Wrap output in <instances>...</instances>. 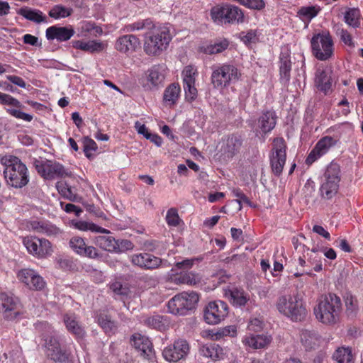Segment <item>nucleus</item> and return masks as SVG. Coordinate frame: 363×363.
Segmentation results:
<instances>
[{"label": "nucleus", "instance_id": "nucleus-59", "mask_svg": "<svg viewBox=\"0 0 363 363\" xmlns=\"http://www.w3.org/2000/svg\"><path fill=\"white\" fill-rule=\"evenodd\" d=\"M6 112L9 113L11 116L18 118L21 119L25 121L30 122L33 119V116L26 113L20 110L13 109V108H6Z\"/></svg>", "mask_w": 363, "mask_h": 363}, {"label": "nucleus", "instance_id": "nucleus-11", "mask_svg": "<svg viewBox=\"0 0 363 363\" xmlns=\"http://www.w3.org/2000/svg\"><path fill=\"white\" fill-rule=\"evenodd\" d=\"M23 244L30 255L38 258L46 257L52 252L50 242L45 238L27 236L23 238Z\"/></svg>", "mask_w": 363, "mask_h": 363}, {"label": "nucleus", "instance_id": "nucleus-6", "mask_svg": "<svg viewBox=\"0 0 363 363\" xmlns=\"http://www.w3.org/2000/svg\"><path fill=\"white\" fill-rule=\"evenodd\" d=\"M199 299V296L196 292H182L168 301V310L172 314L184 315L195 308Z\"/></svg>", "mask_w": 363, "mask_h": 363}, {"label": "nucleus", "instance_id": "nucleus-56", "mask_svg": "<svg viewBox=\"0 0 363 363\" xmlns=\"http://www.w3.org/2000/svg\"><path fill=\"white\" fill-rule=\"evenodd\" d=\"M186 284L190 286H196L201 283V276L194 272H184Z\"/></svg>", "mask_w": 363, "mask_h": 363}, {"label": "nucleus", "instance_id": "nucleus-22", "mask_svg": "<svg viewBox=\"0 0 363 363\" xmlns=\"http://www.w3.org/2000/svg\"><path fill=\"white\" fill-rule=\"evenodd\" d=\"M333 71L330 69H317L315 77V85L317 89L327 94L331 90Z\"/></svg>", "mask_w": 363, "mask_h": 363}, {"label": "nucleus", "instance_id": "nucleus-55", "mask_svg": "<svg viewBox=\"0 0 363 363\" xmlns=\"http://www.w3.org/2000/svg\"><path fill=\"white\" fill-rule=\"evenodd\" d=\"M336 33L340 36L341 40L347 45L350 47H354V44L352 41V35L346 30L339 26L336 28Z\"/></svg>", "mask_w": 363, "mask_h": 363}, {"label": "nucleus", "instance_id": "nucleus-29", "mask_svg": "<svg viewBox=\"0 0 363 363\" xmlns=\"http://www.w3.org/2000/svg\"><path fill=\"white\" fill-rule=\"evenodd\" d=\"M181 89L178 84H171L164 90L163 94L164 103L170 107L174 106L179 98Z\"/></svg>", "mask_w": 363, "mask_h": 363}, {"label": "nucleus", "instance_id": "nucleus-44", "mask_svg": "<svg viewBox=\"0 0 363 363\" xmlns=\"http://www.w3.org/2000/svg\"><path fill=\"white\" fill-rule=\"evenodd\" d=\"M144 323L147 326L158 330H162L165 328V322L162 316L155 315L151 317L146 318L144 320Z\"/></svg>", "mask_w": 363, "mask_h": 363}, {"label": "nucleus", "instance_id": "nucleus-1", "mask_svg": "<svg viewBox=\"0 0 363 363\" xmlns=\"http://www.w3.org/2000/svg\"><path fill=\"white\" fill-rule=\"evenodd\" d=\"M126 32L147 30L145 35L144 50L150 56L160 55L166 50L172 40L169 28L163 25L156 26L147 18L125 26Z\"/></svg>", "mask_w": 363, "mask_h": 363}, {"label": "nucleus", "instance_id": "nucleus-15", "mask_svg": "<svg viewBox=\"0 0 363 363\" xmlns=\"http://www.w3.org/2000/svg\"><path fill=\"white\" fill-rule=\"evenodd\" d=\"M189 350L188 342L184 339H178L163 350L162 355L168 362H177L186 358Z\"/></svg>", "mask_w": 363, "mask_h": 363}, {"label": "nucleus", "instance_id": "nucleus-63", "mask_svg": "<svg viewBox=\"0 0 363 363\" xmlns=\"http://www.w3.org/2000/svg\"><path fill=\"white\" fill-rule=\"evenodd\" d=\"M243 5L251 9L261 10L265 4L263 0H245Z\"/></svg>", "mask_w": 363, "mask_h": 363}, {"label": "nucleus", "instance_id": "nucleus-42", "mask_svg": "<svg viewBox=\"0 0 363 363\" xmlns=\"http://www.w3.org/2000/svg\"><path fill=\"white\" fill-rule=\"evenodd\" d=\"M74 225L75 228H77L79 230H82V231L90 230V231L94 232V233H104V234L110 233V231L108 230L105 229L102 227L98 226L97 225H96L91 222L79 220V221H77L74 224Z\"/></svg>", "mask_w": 363, "mask_h": 363}, {"label": "nucleus", "instance_id": "nucleus-26", "mask_svg": "<svg viewBox=\"0 0 363 363\" xmlns=\"http://www.w3.org/2000/svg\"><path fill=\"white\" fill-rule=\"evenodd\" d=\"M343 301L345 307V313L348 317H356L359 311V302L357 296L350 291L343 295Z\"/></svg>", "mask_w": 363, "mask_h": 363}, {"label": "nucleus", "instance_id": "nucleus-57", "mask_svg": "<svg viewBox=\"0 0 363 363\" xmlns=\"http://www.w3.org/2000/svg\"><path fill=\"white\" fill-rule=\"evenodd\" d=\"M35 272L33 269H25L20 271L18 274L19 279L26 284L28 286L30 285L32 278L34 276Z\"/></svg>", "mask_w": 363, "mask_h": 363}, {"label": "nucleus", "instance_id": "nucleus-2", "mask_svg": "<svg viewBox=\"0 0 363 363\" xmlns=\"http://www.w3.org/2000/svg\"><path fill=\"white\" fill-rule=\"evenodd\" d=\"M342 311V303L340 296L334 293L322 295L313 312L316 319L325 325L337 323Z\"/></svg>", "mask_w": 363, "mask_h": 363}, {"label": "nucleus", "instance_id": "nucleus-12", "mask_svg": "<svg viewBox=\"0 0 363 363\" xmlns=\"http://www.w3.org/2000/svg\"><path fill=\"white\" fill-rule=\"evenodd\" d=\"M228 314V306L223 301L210 302L204 310L203 318L211 325L220 323Z\"/></svg>", "mask_w": 363, "mask_h": 363}, {"label": "nucleus", "instance_id": "nucleus-47", "mask_svg": "<svg viewBox=\"0 0 363 363\" xmlns=\"http://www.w3.org/2000/svg\"><path fill=\"white\" fill-rule=\"evenodd\" d=\"M44 347L46 355L49 357L50 354L55 353L61 348L58 339L55 337H49L45 340Z\"/></svg>", "mask_w": 363, "mask_h": 363}, {"label": "nucleus", "instance_id": "nucleus-54", "mask_svg": "<svg viewBox=\"0 0 363 363\" xmlns=\"http://www.w3.org/2000/svg\"><path fill=\"white\" fill-rule=\"evenodd\" d=\"M233 196L238 199L235 201L239 204V210L242 208V204L245 203L250 207H255L250 200L246 196V195L239 189L233 190Z\"/></svg>", "mask_w": 363, "mask_h": 363}, {"label": "nucleus", "instance_id": "nucleus-21", "mask_svg": "<svg viewBox=\"0 0 363 363\" xmlns=\"http://www.w3.org/2000/svg\"><path fill=\"white\" fill-rule=\"evenodd\" d=\"M74 33V30L72 27L52 26L47 28L45 35L49 40L56 39L57 41L62 42L69 40Z\"/></svg>", "mask_w": 363, "mask_h": 363}, {"label": "nucleus", "instance_id": "nucleus-5", "mask_svg": "<svg viewBox=\"0 0 363 363\" xmlns=\"http://www.w3.org/2000/svg\"><path fill=\"white\" fill-rule=\"evenodd\" d=\"M211 17L218 23H242L244 22V13L237 6L231 4L218 5L211 10Z\"/></svg>", "mask_w": 363, "mask_h": 363}, {"label": "nucleus", "instance_id": "nucleus-62", "mask_svg": "<svg viewBox=\"0 0 363 363\" xmlns=\"http://www.w3.org/2000/svg\"><path fill=\"white\" fill-rule=\"evenodd\" d=\"M236 334V328L234 325H229L225 328H220L215 334L216 339L218 340L224 336H234Z\"/></svg>", "mask_w": 363, "mask_h": 363}, {"label": "nucleus", "instance_id": "nucleus-17", "mask_svg": "<svg viewBox=\"0 0 363 363\" xmlns=\"http://www.w3.org/2000/svg\"><path fill=\"white\" fill-rule=\"evenodd\" d=\"M69 247L77 255L89 257L90 259H96L100 257V254L94 246H89L86 244L84 238L74 236L69 242Z\"/></svg>", "mask_w": 363, "mask_h": 363}, {"label": "nucleus", "instance_id": "nucleus-23", "mask_svg": "<svg viewBox=\"0 0 363 363\" xmlns=\"http://www.w3.org/2000/svg\"><path fill=\"white\" fill-rule=\"evenodd\" d=\"M133 345L140 352V355L145 359H150L154 354L152 344L148 337L140 334L133 335Z\"/></svg>", "mask_w": 363, "mask_h": 363}, {"label": "nucleus", "instance_id": "nucleus-7", "mask_svg": "<svg viewBox=\"0 0 363 363\" xmlns=\"http://www.w3.org/2000/svg\"><path fill=\"white\" fill-rule=\"evenodd\" d=\"M240 75V72L234 65L223 64L213 68L211 83L214 88L222 89L238 81Z\"/></svg>", "mask_w": 363, "mask_h": 363}, {"label": "nucleus", "instance_id": "nucleus-40", "mask_svg": "<svg viewBox=\"0 0 363 363\" xmlns=\"http://www.w3.org/2000/svg\"><path fill=\"white\" fill-rule=\"evenodd\" d=\"M360 11L356 8H349L344 13L345 23L353 28H357L360 27Z\"/></svg>", "mask_w": 363, "mask_h": 363}, {"label": "nucleus", "instance_id": "nucleus-46", "mask_svg": "<svg viewBox=\"0 0 363 363\" xmlns=\"http://www.w3.org/2000/svg\"><path fill=\"white\" fill-rule=\"evenodd\" d=\"M110 289L116 295L118 296L119 298L121 300H124L130 294V289L126 286H123L118 281L112 283L110 286Z\"/></svg>", "mask_w": 363, "mask_h": 363}, {"label": "nucleus", "instance_id": "nucleus-16", "mask_svg": "<svg viewBox=\"0 0 363 363\" xmlns=\"http://www.w3.org/2000/svg\"><path fill=\"white\" fill-rule=\"evenodd\" d=\"M337 140L331 136H324L320 138L308 155L306 160V164H311L325 155L332 147L337 144Z\"/></svg>", "mask_w": 363, "mask_h": 363}, {"label": "nucleus", "instance_id": "nucleus-39", "mask_svg": "<svg viewBox=\"0 0 363 363\" xmlns=\"http://www.w3.org/2000/svg\"><path fill=\"white\" fill-rule=\"evenodd\" d=\"M271 341V336L267 335H252L246 337L245 340V342L247 345L255 349L264 348L268 345Z\"/></svg>", "mask_w": 363, "mask_h": 363}, {"label": "nucleus", "instance_id": "nucleus-33", "mask_svg": "<svg viewBox=\"0 0 363 363\" xmlns=\"http://www.w3.org/2000/svg\"><path fill=\"white\" fill-rule=\"evenodd\" d=\"M225 296L229 301L235 306H243L249 300V296L242 289L233 288L225 292Z\"/></svg>", "mask_w": 363, "mask_h": 363}, {"label": "nucleus", "instance_id": "nucleus-28", "mask_svg": "<svg viewBox=\"0 0 363 363\" xmlns=\"http://www.w3.org/2000/svg\"><path fill=\"white\" fill-rule=\"evenodd\" d=\"M321 180L331 182L335 184H340L341 180V170L340 165L334 162H330L326 167Z\"/></svg>", "mask_w": 363, "mask_h": 363}, {"label": "nucleus", "instance_id": "nucleus-50", "mask_svg": "<svg viewBox=\"0 0 363 363\" xmlns=\"http://www.w3.org/2000/svg\"><path fill=\"white\" fill-rule=\"evenodd\" d=\"M229 45V43L227 40L224 39L218 42L215 43L213 45L208 46L206 52L209 54L220 53L227 49Z\"/></svg>", "mask_w": 363, "mask_h": 363}, {"label": "nucleus", "instance_id": "nucleus-4", "mask_svg": "<svg viewBox=\"0 0 363 363\" xmlns=\"http://www.w3.org/2000/svg\"><path fill=\"white\" fill-rule=\"evenodd\" d=\"M4 178L7 184L16 189L26 186L29 182L26 166L16 157H11L5 161Z\"/></svg>", "mask_w": 363, "mask_h": 363}, {"label": "nucleus", "instance_id": "nucleus-19", "mask_svg": "<svg viewBox=\"0 0 363 363\" xmlns=\"http://www.w3.org/2000/svg\"><path fill=\"white\" fill-rule=\"evenodd\" d=\"M140 46L139 38L131 34L119 37L115 44L116 49L122 53L135 52Z\"/></svg>", "mask_w": 363, "mask_h": 363}, {"label": "nucleus", "instance_id": "nucleus-35", "mask_svg": "<svg viewBox=\"0 0 363 363\" xmlns=\"http://www.w3.org/2000/svg\"><path fill=\"white\" fill-rule=\"evenodd\" d=\"M17 13L22 16L26 19L36 23H40L46 21V16L39 10L32 9L28 7L21 8Z\"/></svg>", "mask_w": 363, "mask_h": 363}, {"label": "nucleus", "instance_id": "nucleus-41", "mask_svg": "<svg viewBox=\"0 0 363 363\" xmlns=\"http://www.w3.org/2000/svg\"><path fill=\"white\" fill-rule=\"evenodd\" d=\"M320 11V7L319 6H308L301 7L298 12L297 16L303 21H311L315 18L318 13Z\"/></svg>", "mask_w": 363, "mask_h": 363}, {"label": "nucleus", "instance_id": "nucleus-43", "mask_svg": "<svg viewBox=\"0 0 363 363\" xmlns=\"http://www.w3.org/2000/svg\"><path fill=\"white\" fill-rule=\"evenodd\" d=\"M333 357L337 363H352L353 357L349 347H339L333 354Z\"/></svg>", "mask_w": 363, "mask_h": 363}, {"label": "nucleus", "instance_id": "nucleus-24", "mask_svg": "<svg viewBox=\"0 0 363 363\" xmlns=\"http://www.w3.org/2000/svg\"><path fill=\"white\" fill-rule=\"evenodd\" d=\"M291 62L290 52L288 50L281 51L279 56V74L280 80L283 83H287L291 78Z\"/></svg>", "mask_w": 363, "mask_h": 363}, {"label": "nucleus", "instance_id": "nucleus-48", "mask_svg": "<svg viewBox=\"0 0 363 363\" xmlns=\"http://www.w3.org/2000/svg\"><path fill=\"white\" fill-rule=\"evenodd\" d=\"M70 353L66 350H57L55 353L50 354L49 358L57 363H68L69 361Z\"/></svg>", "mask_w": 363, "mask_h": 363}, {"label": "nucleus", "instance_id": "nucleus-14", "mask_svg": "<svg viewBox=\"0 0 363 363\" xmlns=\"http://www.w3.org/2000/svg\"><path fill=\"white\" fill-rule=\"evenodd\" d=\"M220 145V157L223 160L228 161L239 153L242 145V140L240 135L232 134L224 137Z\"/></svg>", "mask_w": 363, "mask_h": 363}, {"label": "nucleus", "instance_id": "nucleus-8", "mask_svg": "<svg viewBox=\"0 0 363 363\" xmlns=\"http://www.w3.org/2000/svg\"><path fill=\"white\" fill-rule=\"evenodd\" d=\"M286 144L284 138H274L269 155V160L272 172L277 177H279L283 172L286 160Z\"/></svg>", "mask_w": 363, "mask_h": 363}, {"label": "nucleus", "instance_id": "nucleus-52", "mask_svg": "<svg viewBox=\"0 0 363 363\" xmlns=\"http://www.w3.org/2000/svg\"><path fill=\"white\" fill-rule=\"evenodd\" d=\"M183 86L187 101H193L195 100L198 95L197 89L195 86V82L192 83H184Z\"/></svg>", "mask_w": 363, "mask_h": 363}, {"label": "nucleus", "instance_id": "nucleus-20", "mask_svg": "<svg viewBox=\"0 0 363 363\" xmlns=\"http://www.w3.org/2000/svg\"><path fill=\"white\" fill-rule=\"evenodd\" d=\"M63 322L68 332L74 335L77 338H82L85 336V330L74 313H65L63 315Z\"/></svg>", "mask_w": 363, "mask_h": 363}, {"label": "nucleus", "instance_id": "nucleus-49", "mask_svg": "<svg viewBox=\"0 0 363 363\" xmlns=\"http://www.w3.org/2000/svg\"><path fill=\"white\" fill-rule=\"evenodd\" d=\"M165 220L167 225L169 226L176 227L179 225L181 219L179 216L177 209L176 208H169L167 212Z\"/></svg>", "mask_w": 363, "mask_h": 363}, {"label": "nucleus", "instance_id": "nucleus-13", "mask_svg": "<svg viewBox=\"0 0 363 363\" xmlns=\"http://www.w3.org/2000/svg\"><path fill=\"white\" fill-rule=\"evenodd\" d=\"M18 298L5 292H0V313L7 320H13L20 314Z\"/></svg>", "mask_w": 363, "mask_h": 363}, {"label": "nucleus", "instance_id": "nucleus-10", "mask_svg": "<svg viewBox=\"0 0 363 363\" xmlns=\"http://www.w3.org/2000/svg\"><path fill=\"white\" fill-rule=\"evenodd\" d=\"M35 169L41 177L48 180L71 176V172L62 164L51 160L37 161Z\"/></svg>", "mask_w": 363, "mask_h": 363}, {"label": "nucleus", "instance_id": "nucleus-30", "mask_svg": "<svg viewBox=\"0 0 363 363\" xmlns=\"http://www.w3.org/2000/svg\"><path fill=\"white\" fill-rule=\"evenodd\" d=\"M30 227L36 233L48 236L56 235L60 232L58 228L48 221L35 220L31 222Z\"/></svg>", "mask_w": 363, "mask_h": 363}, {"label": "nucleus", "instance_id": "nucleus-60", "mask_svg": "<svg viewBox=\"0 0 363 363\" xmlns=\"http://www.w3.org/2000/svg\"><path fill=\"white\" fill-rule=\"evenodd\" d=\"M83 143L84 154L87 157H90V152L96 151L97 149V145L94 140L88 137L84 138Z\"/></svg>", "mask_w": 363, "mask_h": 363}, {"label": "nucleus", "instance_id": "nucleus-25", "mask_svg": "<svg viewBox=\"0 0 363 363\" xmlns=\"http://www.w3.org/2000/svg\"><path fill=\"white\" fill-rule=\"evenodd\" d=\"M96 319L100 327L108 335H113L117 331L118 323L112 320L107 311L97 313Z\"/></svg>", "mask_w": 363, "mask_h": 363}, {"label": "nucleus", "instance_id": "nucleus-58", "mask_svg": "<svg viewBox=\"0 0 363 363\" xmlns=\"http://www.w3.org/2000/svg\"><path fill=\"white\" fill-rule=\"evenodd\" d=\"M45 286V282L43 278L35 272L32 278V281H30V285H28V287L31 289L38 291L43 289Z\"/></svg>", "mask_w": 363, "mask_h": 363}, {"label": "nucleus", "instance_id": "nucleus-45", "mask_svg": "<svg viewBox=\"0 0 363 363\" xmlns=\"http://www.w3.org/2000/svg\"><path fill=\"white\" fill-rule=\"evenodd\" d=\"M72 12V9L70 8H67L61 5H56L49 11V16L51 18L58 19L70 16Z\"/></svg>", "mask_w": 363, "mask_h": 363}, {"label": "nucleus", "instance_id": "nucleus-36", "mask_svg": "<svg viewBox=\"0 0 363 363\" xmlns=\"http://www.w3.org/2000/svg\"><path fill=\"white\" fill-rule=\"evenodd\" d=\"M94 244L104 250L115 252L118 241L112 236L99 235L95 238Z\"/></svg>", "mask_w": 363, "mask_h": 363}, {"label": "nucleus", "instance_id": "nucleus-32", "mask_svg": "<svg viewBox=\"0 0 363 363\" xmlns=\"http://www.w3.org/2000/svg\"><path fill=\"white\" fill-rule=\"evenodd\" d=\"M72 45L74 48L79 49L91 53L100 52L104 49V45L96 40H72Z\"/></svg>", "mask_w": 363, "mask_h": 363}, {"label": "nucleus", "instance_id": "nucleus-9", "mask_svg": "<svg viewBox=\"0 0 363 363\" xmlns=\"http://www.w3.org/2000/svg\"><path fill=\"white\" fill-rule=\"evenodd\" d=\"M313 54L319 60H328L333 53V41L328 33L313 35L311 41Z\"/></svg>", "mask_w": 363, "mask_h": 363}, {"label": "nucleus", "instance_id": "nucleus-51", "mask_svg": "<svg viewBox=\"0 0 363 363\" xmlns=\"http://www.w3.org/2000/svg\"><path fill=\"white\" fill-rule=\"evenodd\" d=\"M0 104L1 105L12 106L16 108H21V103L12 96L0 92Z\"/></svg>", "mask_w": 363, "mask_h": 363}, {"label": "nucleus", "instance_id": "nucleus-61", "mask_svg": "<svg viewBox=\"0 0 363 363\" xmlns=\"http://www.w3.org/2000/svg\"><path fill=\"white\" fill-rule=\"evenodd\" d=\"M236 334V328L234 325H229L225 328H220L215 334L216 339L218 340L224 336H234Z\"/></svg>", "mask_w": 363, "mask_h": 363}, {"label": "nucleus", "instance_id": "nucleus-3", "mask_svg": "<svg viewBox=\"0 0 363 363\" xmlns=\"http://www.w3.org/2000/svg\"><path fill=\"white\" fill-rule=\"evenodd\" d=\"M276 307L278 311L292 321H301L306 316V309L298 294L284 295L278 298Z\"/></svg>", "mask_w": 363, "mask_h": 363}, {"label": "nucleus", "instance_id": "nucleus-31", "mask_svg": "<svg viewBox=\"0 0 363 363\" xmlns=\"http://www.w3.org/2000/svg\"><path fill=\"white\" fill-rule=\"evenodd\" d=\"M301 340L306 350H312L319 345L320 337L315 331L304 330L301 333Z\"/></svg>", "mask_w": 363, "mask_h": 363}, {"label": "nucleus", "instance_id": "nucleus-18", "mask_svg": "<svg viewBox=\"0 0 363 363\" xmlns=\"http://www.w3.org/2000/svg\"><path fill=\"white\" fill-rule=\"evenodd\" d=\"M130 261L135 266L145 269H155L162 264V259L149 253H139L131 255Z\"/></svg>", "mask_w": 363, "mask_h": 363}, {"label": "nucleus", "instance_id": "nucleus-34", "mask_svg": "<svg viewBox=\"0 0 363 363\" xmlns=\"http://www.w3.org/2000/svg\"><path fill=\"white\" fill-rule=\"evenodd\" d=\"M277 116L275 112L267 111L259 117V128L264 133L270 132L276 125Z\"/></svg>", "mask_w": 363, "mask_h": 363}, {"label": "nucleus", "instance_id": "nucleus-64", "mask_svg": "<svg viewBox=\"0 0 363 363\" xmlns=\"http://www.w3.org/2000/svg\"><path fill=\"white\" fill-rule=\"evenodd\" d=\"M118 241V247L116 252H122L127 250H133L134 245L128 240H121Z\"/></svg>", "mask_w": 363, "mask_h": 363}, {"label": "nucleus", "instance_id": "nucleus-53", "mask_svg": "<svg viewBox=\"0 0 363 363\" xmlns=\"http://www.w3.org/2000/svg\"><path fill=\"white\" fill-rule=\"evenodd\" d=\"M196 69H195L193 66L189 65L185 67L182 72L183 84L192 83L194 82H196Z\"/></svg>", "mask_w": 363, "mask_h": 363}, {"label": "nucleus", "instance_id": "nucleus-38", "mask_svg": "<svg viewBox=\"0 0 363 363\" xmlns=\"http://www.w3.org/2000/svg\"><path fill=\"white\" fill-rule=\"evenodd\" d=\"M339 185L340 184H335L331 182L321 180L319 188L320 197L325 200L332 199L337 194Z\"/></svg>", "mask_w": 363, "mask_h": 363}, {"label": "nucleus", "instance_id": "nucleus-37", "mask_svg": "<svg viewBox=\"0 0 363 363\" xmlns=\"http://www.w3.org/2000/svg\"><path fill=\"white\" fill-rule=\"evenodd\" d=\"M165 68L162 65H155L148 70L147 81L154 86L161 84L164 79Z\"/></svg>", "mask_w": 363, "mask_h": 363}, {"label": "nucleus", "instance_id": "nucleus-27", "mask_svg": "<svg viewBox=\"0 0 363 363\" xmlns=\"http://www.w3.org/2000/svg\"><path fill=\"white\" fill-rule=\"evenodd\" d=\"M200 354L213 360L222 359L224 353L223 348L216 343L202 345L199 349Z\"/></svg>", "mask_w": 363, "mask_h": 363}]
</instances>
